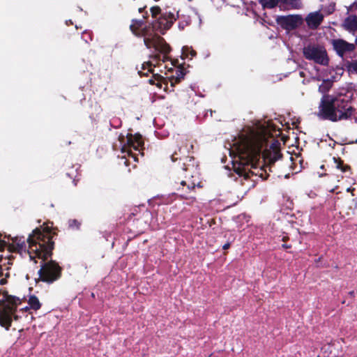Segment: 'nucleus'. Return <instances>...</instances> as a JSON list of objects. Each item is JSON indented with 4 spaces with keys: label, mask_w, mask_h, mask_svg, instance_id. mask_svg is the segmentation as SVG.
Here are the masks:
<instances>
[{
    "label": "nucleus",
    "mask_w": 357,
    "mask_h": 357,
    "mask_svg": "<svg viewBox=\"0 0 357 357\" xmlns=\"http://www.w3.org/2000/svg\"><path fill=\"white\" fill-rule=\"evenodd\" d=\"M276 22L284 29L291 31L300 26L303 22V19L300 15H289L278 16Z\"/></svg>",
    "instance_id": "nucleus-7"
},
{
    "label": "nucleus",
    "mask_w": 357,
    "mask_h": 357,
    "mask_svg": "<svg viewBox=\"0 0 357 357\" xmlns=\"http://www.w3.org/2000/svg\"><path fill=\"white\" fill-rule=\"evenodd\" d=\"M1 259H2V257H1V258H0V260H1Z\"/></svg>",
    "instance_id": "nucleus-24"
},
{
    "label": "nucleus",
    "mask_w": 357,
    "mask_h": 357,
    "mask_svg": "<svg viewBox=\"0 0 357 357\" xmlns=\"http://www.w3.org/2000/svg\"><path fill=\"white\" fill-rule=\"evenodd\" d=\"M188 52H190V53L191 58H192L196 54V52L192 50H190V48L188 47H184L183 48V54H185L186 56H188Z\"/></svg>",
    "instance_id": "nucleus-16"
},
{
    "label": "nucleus",
    "mask_w": 357,
    "mask_h": 357,
    "mask_svg": "<svg viewBox=\"0 0 357 357\" xmlns=\"http://www.w3.org/2000/svg\"><path fill=\"white\" fill-rule=\"evenodd\" d=\"M29 311L31 310H38L40 308L41 304L39 299L34 295H31L28 298L27 301Z\"/></svg>",
    "instance_id": "nucleus-12"
},
{
    "label": "nucleus",
    "mask_w": 357,
    "mask_h": 357,
    "mask_svg": "<svg viewBox=\"0 0 357 357\" xmlns=\"http://www.w3.org/2000/svg\"><path fill=\"white\" fill-rule=\"evenodd\" d=\"M229 246H230V244H229V243H225V244L223 245L222 248H223L224 250H227V249H228V248H229Z\"/></svg>",
    "instance_id": "nucleus-20"
},
{
    "label": "nucleus",
    "mask_w": 357,
    "mask_h": 357,
    "mask_svg": "<svg viewBox=\"0 0 357 357\" xmlns=\"http://www.w3.org/2000/svg\"><path fill=\"white\" fill-rule=\"evenodd\" d=\"M301 76H303V72L300 73Z\"/></svg>",
    "instance_id": "nucleus-22"
},
{
    "label": "nucleus",
    "mask_w": 357,
    "mask_h": 357,
    "mask_svg": "<svg viewBox=\"0 0 357 357\" xmlns=\"http://www.w3.org/2000/svg\"><path fill=\"white\" fill-rule=\"evenodd\" d=\"M303 54L305 58L314 63L327 66L329 59L326 49L319 45H309L303 49Z\"/></svg>",
    "instance_id": "nucleus-6"
},
{
    "label": "nucleus",
    "mask_w": 357,
    "mask_h": 357,
    "mask_svg": "<svg viewBox=\"0 0 357 357\" xmlns=\"http://www.w3.org/2000/svg\"><path fill=\"white\" fill-rule=\"evenodd\" d=\"M172 161H175L173 155L172 156Z\"/></svg>",
    "instance_id": "nucleus-23"
},
{
    "label": "nucleus",
    "mask_w": 357,
    "mask_h": 357,
    "mask_svg": "<svg viewBox=\"0 0 357 357\" xmlns=\"http://www.w3.org/2000/svg\"><path fill=\"white\" fill-rule=\"evenodd\" d=\"M160 11V9L158 6H153L151 8V12L153 17H155Z\"/></svg>",
    "instance_id": "nucleus-17"
},
{
    "label": "nucleus",
    "mask_w": 357,
    "mask_h": 357,
    "mask_svg": "<svg viewBox=\"0 0 357 357\" xmlns=\"http://www.w3.org/2000/svg\"><path fill=\"white\" fill-rule=\"evenodd\" d=\"M180 185L182 187L183 190L185 187H186V191L181 192L180 196L183 198L188 199L187 192H191L195 188V183L194 182H191L190 179L181 181L180 183Z\"/></svg>",
    "instance_id": "nucleus-11"
},
{
    "label": "nucleus",
    "mask_w": 357,
    "mask_h": 357,
    "mask_svg": "<svg viewBox=\"0 0 357 357\" xmlns=\"http://www.w3.org/2000/svg\"><path fill=\"white\" fill-rule=\"evenodd\" d=\"M331 83L329 82H327L321 86H319V91L321 93H325L326 91H328L330 88Z\"/></svg>",
    "instance_id": "nucleus-15"
},
{
    "label": "nucleus",
    "mask_w": 357,
    "mask_h": 357,
    "mask_svg": "<svg viewBox=\"0 0 357 357\" xmlns=\"http://www.w3.org/2000/svg\"><path fill=\"white\" fill-rule=\"evenodd\" d=\"M177 17L178 12L165 11L152 26H143L141 21L133 20L130 25V29L136 36L144 38V43L147 48H154L162 52L167 53L170 50L169 45L155 31H158L163 34L172 26Z\"/></svg>",
    "instance_id": "nucleus-3"
},
{
    "label": "nucleus",
    "mask_w": 357,
    "mask_h": 357,
    "mask_svg": "<svg viewBox=\"0 0 357 357\" xmlns=\"http://www.w3.org/2000/svg\"><path fill=\"white\" fill-rule=\"evenodd\" d=\"M344 26L348 31L355 32L357 30V17H348L344 22Z\"/></svg>",
    "instance_id": "nucleus-10"
},
{
    "label": "nucleus",
    "mask_w": 357,
    "mask_h": 357,
    "mask_svg": "<svg viewBox=\"0 0 357 357\" xmlns=\"http://www.w3.org/2000/svg\"><path fill=\"white\" fill-rule=\"evenodd\" d=\"M270 135L268 128L260 125L256 129L244 131L233 140L229 151L232 159L233 169L243 180L247 181L253 176L266 178L264 173H266V169L268 168L272 172V165L280 158L279 149L271 146L270 149H266L263 153L266 166L264 168L257 167L261 148Z\"/></svg>",
    "instance_id": "nucleus-1"
},
{
    "label": "nucleus",
    "mask_w": 357,
    "mask_h": 357,
    "mask_svg": "<svg viewBox=\"0 0 357 357\" xmlns=\"http://www.w3.org/2000/svg\"><path fill=\"white\" fill-rule=\"evenodd\" d=\"M354 65V68L356 70H357V62H356Z\"/></svg>",
    "instance_id": "nucleus-21"
},
{
    "label": "nucleus",
    "mask_w": 357,
    "mask_h": 357,
    "mask_svg": "<svg viewBox=\"0 0 357 357\" xmlns=\"http://www.w3.org/2000/svg\"><path fill=\"white\" fill-rule=\"evenodd\" d=\"M155 50L157 51V52H160V53H162L163 54L162 55V61L163 62H165L168 59L167 54L170 52V50L167 53L162 52H160V51H159V50H158L156 49H155ZM159 60H161V58H159Z\"/></svg>",
    "instance_id": "nucleus-18"
},
{
    "label": "nucleus",
    "mask_w": 357,
    "mask_h": 357,
    "mask_svg": "<svg viewBox=\"0 0 357 357\" xmlns=\"http://www.w3.org/2000/svg\"><path fill=\"white\" fill-rule=\"evenodd\" d=\"M331 43L337 54L340 56L352 52L355 49V45L353 43H347L342 39H334L331 41Z\"/></svg>",
    "instance_id": "nucleus-8"
},
{
    "label": "nucleus",
    "mask_w": 357,
    "mask_h": 357,
    "mask_svg": "<svg viewBox=\"0 0 357 357\" xmlns=\"http://www.w3.org/2000/svg\"><path fill=\"white\" fill-rule=\"evenodd\" d=\"M143 68H148L149 69V71H151L152 69H151V63L148 62L146 63V64H143Z\"/></svg>",
    "instance_id": "nucleus-19"
},
{
    "label": "nucleus",
    "mask_w": 357,
    "mask_h": 357,
    "mask_svg": "<svg viewBox=\"0 0 357 357\" xmlns=\"http://www.w3.org/2000/svg\"><path fill=\"white\" fill-rule=\"evenodd\" d=\"M283 1H285L287 3L289 4L290 6H291V7L294 8L298 9L302 7V3H301V0H283Z\"/></svg>",
    "instance_id": "nucleus-14"
},
{
    "label": "nucleus",
    "mask_w": 357,
    "mask_h": 357,
    "mask_svg": "<svg viewBox=\"0 0 357 357\" xmlns=\"http://www.w3.org/2000/svg\"><path fill=\"white\" fill-rule=\"evenodd\" d=\"M52 238L50 227L44 225L43 229H34L26 242L24 236H15L11 243H4L3 248L10 252H17L22 257H29L30 260L41 259V267L38 271L40 279L43 282L52 283L61 277V268L54 261H45L52 255L54 244Z\"/></svg>",
    "instance_id": "nucleus-2"
},
{
    "label": "nucleus",
    "mask_w": 357,
    "mask_h": 357,
    "mask_svg": "<svg viewBox=\"0 0 357 357\" xmlns=\"http://www.w3.org/2000/svg\"><path fill=\"white\" fill-rule=\"evenodd\" d=\"M317 116L320 119L333 122L348 119H354L357 122V111L351 106L349 100L342 96H323Z\"/></svg>",
    "instance_id": "nucleus-4"
},
{
    "label": "nucleus",
    "mask_w": 357,
    "mask_h": 357,
    "mask_svg": "<svg viewBox=\"0 0 357 357\" xmlns=\"http://www.w3.org/2000/svg\"><path fill=\"white\" fill-rule=\"evenodd\" d=\"M333 159L334 160L335 167L338 169H340L342 172H346L347 170L350 169V167L348 165H343L342 160H337L335 158H333Z\"/></svg>",
    "instance_id": "nucleus-13"
},
{
    "label": "nucleus",
    "mask_w": 357,
    "mask_h": 357,
    "mask_svg": "<svg viewBox=\"0 0 357 357\" xmlns=\"http://www.w3.org/2000/svg\"><path fill=\"white\" fill-rule=\"evenodd\" d=\"M324 15L320 11L310 13L305 17L307 26L312 29H317L324 20Z\"/></svg>",
    "instance_id": "nucleus-9"
},
{
    "label": "nucleus",
    "mask_w": 357,
    "mask_h": 357,
    "mask_svg": "<svg viewBox=\"0 0 357 357\" xmlns=\"http://www.w3.org/2000/svg\"><path fill=\"white\" fill-rule=\"evenodd\" d=\"M121 150L123 153H127L135 162H138V155H143L142 153L144 142L140 135L128 134L125 137L120 136Z\"/></svg>",
    "instance_id": "nucleus-5"
}]
</instances>
